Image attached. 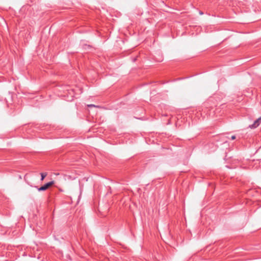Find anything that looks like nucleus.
Here are the masks:
<instances>
[{
	"mask_svg": "<svg viewBox=\"0 0 261 261\" xmlns=\"http://www.w3.org/2000/svg\"><path fill=\"white\" fill-rule=\"evenodd\" d=\"M54 184V181H51L50 182H48L45 184V185H44L43 186L40 187V188H38V190L39 191H45L49 187H50V186L53 185Z\"/></svg>",
	"mask_w": 261,
	"mask_h": 261,
	"instance_id": "f257e3e1",
	"label": "nucleus"
},
{
	"mask_svg": "<svg viewBox=\"0 0 261 261\" xmlns=\"http://www.w3.org/2000/svg\"><path fill=\"white\" fill-rule=\"evenodd\" d=\"M261 123V117L257 119L255 121H254V123L249 125V127L251 128H255L258 127Z\"/></svg>",
	"mask_w": 261,
	"mask_h": 261,
	"instance_id": "f03ea898",
	"label": "nucleus"
},
{
	"mask_svg": "<svg viewBox=\"0 0 261 261\" xmlns=\"http://www.w3.org/2000/svg\"><path fill=\"white\" fill-rule=\"evenodd\" d=\"M40 174L41 176V180H43L44 179V178L47 176L46 173H41Z\"/></svg>",
	"mask_w": 261,
	"mask_h": 261,
	"instance_id": "7ed1b4c3",
	"label": "nucleus"
},
{
	"mask_svg": "<svg viewBox=\"0 0 261 261\" xmlns=\"http://www.w3.org/2000/svg\"><path fill=\"white\" fill-rule=\"evenodd\" d=\"M88 107H96L97 106H96L94 105H88Z\"/></svg>",
	"mask_w": 261,
	"mask_h": 261,
	"instance_id": "20e7f679",
	"label": "nucleus"
},
{
	"mask_svg": "<svg viewBox=\"0 0 261 261\" xmlns=\"http://www.w3.org/2000/svg\"><path fill=\"white\" fill-rule=\"evenodd\" d=\"M235 139H236V136H235L234 135L232 136L231 137V140H234Z\"/></svg>",
	"mask_w": 261,
	"mask_h": 261,
	"instance_id": "39448f33",
	"label": "nucleus"
}]
</instances>
